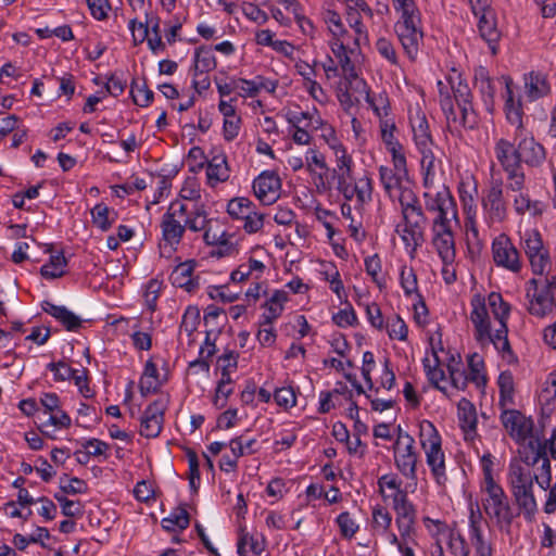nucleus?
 Returning a JSON list of instances; mask_svg holds the SVG:
<instances>
[{"instance_id": "obj_63", "label": "nucleus", "mask_w": 556, "mask_h": 556, "mask_svg": "<svg viewBox=\"0 0 556 556\" xmlns=\"http://www.w3.org/2000/svg\"><path fill=\"white\" fill-rule=\"evenodd\" d=\"M199 323V311L195 307H188L182 316L180 324V336L186 333L188 338H191L193 332L197 330Z\"/></svg>"}, {"instance_id": "obj_13", "label": "nucleus", "mask_w": 556, "mask_h": 556, "mask_svg": "<svg viewBox=\"0 0 556 556\" xmlns=\"http://www.w3.org/2000/svg\"><path fill=\"white\" fill-rule=\"evenodd\" d=\"M470 321L475 328V338L482 344L492 343L495 346V324L492 325L485 301L479 294L472 296Z\"/></svg>"}, {"instance_id": "obj_18", "label": "nucleus", "mask_w": 556, "mask_h": 556, "mask_svg": "<svg viewBox=\"0 0 556 556\" xmlns=\"http://www.w3.org/2000/svg\"><path fill=\"white\" fill-rule=\"evenodd\" d=\"M482 207L491 223L504 220L507 213L506 201L503 194V180L494 179L482 198Z\"/></svg>"}, {"instance_id": "obj_15", "label": "nucleus", "mask_w": 556, "mask_h": 556, "mask_svg": "<svg viewBox=\"0 0 556 556\" xmlns=\"http://www.w3.org/2000/svg\"><path fill=\"white\" fill-rule=\"evenodd\" d=\"M323 21L333 37L331 51L333 55L342 58L352 51L351 34L344 28L341 16L333 10L323 12Z\"/></svg>"}, {"instance_id": "obj_8", "label": "nucleus", "mask_w": 556, "mask_h": 556, "mask_svg": "<svg viewBox=\"0 0 556 556\" xmlns=\"http://www.w3.org/2000/svg\"><path fill=\"white\" fill-rule=\"evenodd\" d=\"M392 496V508L395 513V526L400 543L417 544V510L412 502L408 501L405 492H397Z\"/></svg>"}, {"instance_id": "obj_7", "label": "nucleus", "mask_w": 556, "mask_h": 556, "mask_svg": "<svg viewBox=\"0 0 556 556\" xmlns=\"http://www.w3.org/2000/svg\"><path fill=\"white\" fill-rule=\"evenodd\" d=\"M419 442L425 452L427 465L439 485L447 482L445 455L442 450V439L431 421L422 420L419 424Z\"/></svg>"}, {"instance_id": "obj_38", "label": "nucleus", "mask_w": 556, "mask_h": 556, "mask_svg": "<svg viewBox=\"0 0 556 556\" xmlns=\"http://www.w3.org/2000/svg\"><path fill=\"white\" fill-rule=\"evenodd\" d=\"M437 250L440 258L442 260L443 267H442V277L446 283H453L456 280V270L453 266L456 251H455V239L452 237V245L444 251L439 245H433Z\"/></svg>"}, {"instance_id": "obj_30", "label": "nucleus", "mask_w": 556, "mask_h": 556, "mask_svg": "<svg viewBox=\"0 0 556 556\" xmlns=\"http://www.w3.org/2000/svg\"><path fill=\"white\" fill-rule=\"evenodd\" d=\"M39 429L46 437L54 439V429H65L71 426L70 416L62 409L42 412L38 417Z\"/></svg>"}, {"instance_id": "obj_19", "label": "nucleus", "mask_w": 556, "mask_h": 556, "mask_svg": "<svg viewBox=\"0 0 556 556\" xmlns=\"http://www.w3.org/2000/svg\"><path fill=\"white\" fill-rule=\"evenodd\" d=\"M514 139L517 141L520 164L525 163L531 167H539L545 162L546 150L531 134L523 130L522 135H518V131H515Z\"/></svg>"}, {"instance_id": "obj_24", "label": "nucleus", "mask_w": 556, "mask_h": 556, "mask_svg": "<svg viewBox=\"0 0 556 556\" xmlns=\"http://www.w3.org/2000/svg\"><path fill=\"white\" fill-rule=\"evenodd\" d=\"M203 239L208 245H216L218 248V255L226 256L230 255L235 248L231 243L232 236L229 235L226 230L214 227V220L208 218V214L206 215V223H204Z\"/></svg>"}, {"instance_id": "obj_35", "label": "nucleus", "mask_w": 556, "mask_h": 556, "mask_svg": "<svg viewBox=\"0 0 556 556\" xmlns=\"http://www.w3.org/2000/svg\"><path fill=\"white\" fill-rule=\"evenodd\" d=\"M265 549V539L260 534H253L241 528L238 540V554L247 556L249 553L261 555Z\"/></svg>"}, {"instance_id": "obj_53", "label": "nucleus", "mask_w": 556, "mask_h": 556, "mask_svg": "<svg viewBox=\"0 0 556 556\" xmlns=\"http://www.w3.org/2000/svg\"><path fill=\"white\" fill-rule=\"evenodd\" d=\"M476 81L483 96V100L488 109L491 110L493 104V98L495 94L493 80L489 77L488 73L483 68H481L476 76Z\"/></svg>"}, {"instance_id": "obj_26", "label": "nucleus", "mask_w": 556, "mask_h": 556, "mask_svg": "<svg viewBox=\"0 0 556 556\" xmlns=\"http://www.w3.org/2000/svg\"><path fill=\"white\" fill-rule=\"evenodd\" d=\"M392 516L387 508L376 505L371 511V525L374 532L380 535L387 543L392 546L400 544L396 533L390 530Z\"/></svg>"}, {"instance_id": "obj_62", "label": "nucleus", "mask_w": 556, "mask_h": 556, "mask_svg": "<svg viewBox=\"0 0 556 556\" xmlns=\"http://www.w3.org/2000/svg\"><path fill=\"white\" fill-rule=\"evenodd\" d=\"M506 173L507 189L513 192H522L526 189V176L520 167L504 170Z\"/></svg>"}, {"instance_id": "obj_16", "label": "nucleus", "mask_w": 556, "mask_h": 556, "mask_svg": "<svg viewBox=\"0 0 556 556\" xmlns=\"http://www.w3.org/2000/svg\"><path fill=\"white\" fill-rule=\"evenodd\" d=\"M166 409L167 400L164 397H160L149 404L140 417V435L147 439L159 437L163 429Z\"/></svg>"}, {"instance_id": "obj_39", "label": "nucleus", "mask_w": 556, "mask_h": 556, "mask_svg": "<svg viewBox=\"0 0 556 556\" xmlns=\"http://www.w3.org/2000/svg\"><path fill=\"white\" fill-rule=\"evenodd\" d=\"M526 448H532L533 452L540 453L543 457H546L549 462L556 459V427L552 430L551 435L544 441L539 439H530L527 443H521Z\"/></svg>"}, {"instance_id": "obj_46", "label": "nucleus", "mask_w": 556, "mask_h": 556, "mask_svg": "<svg viewBox=\"0 0 556 556\" xmlns=\"http://www.w3.org/2000/svg\"><path fill=\"white\" fill-rule=\"evenodd\" d=\"M448 85L453 91L456 103L466 104L471 101V91L466 81L463 80L462 75L456 71L448 77Z\"/></svg>"}, {"instance_id": "obj_56", "label": "nucleus", "mask_w": 556, "mask_h": 556, "mask_svg": "<svg viewBox=\"0 0 556 556\" xmlns=\"http://www.w3.org/2000/svg\"><path fill=\"white\" fill-rule=\"evenodd\" d=\"M369 104L374 113L379 117L380 122L382 119L389 118V109L390 103L387 94L384 92L374 93L369 96V99L366 100Z\"/></svg>"}, {"instance_id": "obj_5", "label": "nucleus", "mask_w": 556, "mask_h": 556, "mask_svg": "<svg viewBox=\"0 0 556 556\" xmlns=\"http://www.w3.org/2000/svg\"><path fill=\"white\" fill-rule=\"evenodd\" d=\"M482 493V507L485 515L501 532L509 533L516 514L504 489L493 479L490 470L484 473Z\"/></svg>"}, {"instance_id": "obj_40", "label": "nucleus", "mask_w": 556, "mask_h": 556, "mask_svg": "<svg viewBox=\"0 0 556 556\" xmlns=\"http://www.w3.org/2000/svg\"><path fill=\"white\" fill-rule=\"evenodd\" d=\"M216 67V59L212 50L206 47H200L194 52V76L206 74Z\"/></svg>"}, {"instance_id": "obj_28", "label": "nucleus", "mask_w": 556, "mask_h": 556, "mask_svg": "<svg viewBox=\"0 0 556 556\" xmlns=\"http://www.w3.org/2000/svg\"><path fill=\"white\" fill-rule=\"evenodd\" d=\"M409 124L417 149L434 146L425 113L419 109L409 110Z\"/></svg>"}, {"instance_id": "obj_4", "label": "nucleus", "mask_w": 556, "mask_h": 556, "mask_svg": "<svg viewBox=\"0 0 556 556\" xmlns=\"http://www.w3.org/2000/svg\"><path fill=\"white\" fill-rule=\"evenodd\" d=\"M207 210L204 204H194L189 207L187 203L174 201L162 216L160 227L164 248L176 250L187 229L199 232L206 223Z\"/></svg>"}, {"instance_id": "obj_43", "label": "nucleus", "mask_w": 556, "mask_h": 556, "mask_svg": "<svg viewBox=\"0 0 556 556\" xmlns=\"http://www.w3.org/2000/svg\"><path fill=\"white\" fill-rule=\"evenodd\" d=\"M497 384L500 388V406L502 408L513 407L514 405V378L509 371H503L498 376Z\"/></svg>"}, {"instance_id": "obj_44", "label": "nucleus", "mask_w": 556, "mask_h": 556, "mask_svg": "<svg viewBox=\"0 0 556 556\" xmlns=\"http://www.w3.org/2000/svg\"><path fill=\"white\" fill-rule=\"evenodd\" d=\"M287 301V295L283 291H276L270 299L266 302V312L263 315L264 325H270L277 319L283 309V303Z\"/></svg>"}, {"instance_id": "obj_41", "label": "nucleus", "mask_w": 556, "mask_h": 556, "mask_svg": "<svg viewBox=\"0 0 556 556\" xmlns=\"http://www.w3.org/2000/svg\"><path fill=\"white\" fill-rule=\"evenodd\" d=\"M424 367L426 375L438 390L445 392V387L441 384L445 380V374L443 369L439 366V358L435 352H432V358L425 357Z\"/></svg>"}, {"instance_id": "obj_1", "label": "nucleus", "mask_w": 556, "mask_h": 556, "mask_svg": "<svg viewBox=\"0 0 556 556\" xmlns=\"http://www.w3.org/2000/svg\"><path fill=\"white\" fill-rule=\"evenodd\" d=\"M389 152L392 155L393 168L381 165L379 178L388 197L393 202L397 201L401 206L402 223L396 226V232L405 247L414 252L424 241L428 218L408 179L403 146Z\"/></svg>"}, {"instance_id": "obj_14", "label": "nucleus", "mask_w": 556, "mask_h": 556, "mask_svg": "<svg viewBox=\"0 0 556 556\" xmlns=\"http://www.w3.org/2000/svg\"><path fill=\"white\" fill-rule=\"evenodd\" d=\"M394 462L397 469L409 479L416 478V466L418 453L415 447V440L408 433H403L399 428V435L393 446Z\"/></svg>"}, {"instance_id": "obj_33", "label": "nucleus", "mask_w": 556, "mask_h": 556, "mask_svg": "<svg viewBox=\"0 0 556 556\" xmlns=\"http://www.w3.org/2000/svg\"><path fill=\"white\" fill-rule=\"evenodd\" d=\"M42 309L62 324L66 330L75 331L81 326V319L65 306L43 302Z\"/></svg>"}, {"instance_id": "obj_37", "label": "nucleus", "mask_w": 556, "mask_h": 556, "mask_svg": "<svg viewBox=\"0 0 556 556\" xmlns=\"http://www.w3.org/2000/svg\"><path fill=\"white\" fill-rule=\"evenodd\" d=\"M549 87L545 77L539 73H529L525 75V94L529 101H534L546 96Z\"/></svg>"}, {"instance_id": "obj_57", "label": "nucleus", "mask_w": 556, "mask_h": 556, "mask_svg": "<svg viewBox=\"0 0 556 556\" xmlns=\"http://www.w3.org/2000/svg\"><path fill=\"white\" fill-rule=\"evenodd\" d=\"M444 541L454 556H469V546L458 531L452 530Z\"/></svg>"}, {"instance_id": "obj_9", "label": "nucleus", "mask_w": 556, "mask_h": 556, "mask_svg": "<svg viewBox=\"0 0 556 556\" xmlns=\"http://www.w3.org/2000/svg\"><path fill=\"white\" fill-rule=\"evenodd\" d=\"M520 244L529 258L532 270L535 275L547 274L551 268L548 249L545 247L542 236L536 228H526L518 231Z\"/></svg>"}, {"instance_id": "obj_25", "label": "nucleus", "mask_w": 556, "mask_h": 556, "mask_svg": "<svg viewBox=\"0 0 556 556\" xmlns=\"http://www.w3.org/2000/svg\"><path fill=\"white\" fill-rule=\"evenodd\" d=\"M503 79L505 81V87H506V91H505L506 118L511 125L516 126L515 131H518V135H522L525 128H523V123H522L523 110H522L520 97L515 94V91L513 88L514 85H513L511 79L508 77H504Z\"/></svg>"}, {"instance_id": "obj_17", "label": "nucleus", "mask_w": 556, "mask_h": 556, "mask_svg": "<svg viewBox=\"0 0 556 556\" xmlns=\"http://www.w3.org/2000/svg\"><path fill=\"white\" fill-rule=\"evenodd\" d=\"M494 263L513 273H518L521 267L520 253L506 235H501L492 243Z\"/></svg>"}, {"instance_id": "obj_29", "label": "nucleus", "mask_w": 556, "mask_h": 556, "mask_svg": "<svg viewBox=\"0 0 556 556\" xmlns=\"http://www.w3.org/2000/svg\"><path fill=\"white\" fill-rule=\"evenodd\" d=\"M433 147L434 146H427L418 149L421 154L420 165L422 173V186H431L432 184L440 182L438 174L441 170L442 162L434 155Z\"/></svg>"}, {"instance_id": "obj_20", "label": "nucleus", "mask_w": 556, "mask_h": 556, "mask_svg": "<svg viewBox=\"0 0 556 556\" xmlns=\"http://www.w3.org/2000/svg\"><path fill=\"white\" fill-rule=\"evenodd\" d=\"M501 420L509 433L517 442H523L529 438L533 429V422L519 410L513 407L502 408Z\"/></svg>"}, {"instance_id": "obj_50", "label": "nucleus", "mask_w": 556, "mask_h": 556, "mask_svg": "<svg viewBox=\"0 0 556 556\" xmlns=\"http://www.w3.org/2000/svg\"><path fill=\"white\" fill-rule=\"evenodd\" d=\"M469 372L468 377L470 382L475 383L477 388L485 384L486 378L484 375V363L478 354H472L468 358Z\"/></svg>"}, {"instance_id": "obj_60", "label": "nucleus", "mask_w": 556, "mask_h": 556, "mask_svg": "<svg viewBox=\"0 0 556 556\" xmlns=\"http://www.w3.org/2000/svg\"><path fill=\"white\" fill-rule=\"evenodd\" d=\"M181 202L187 203L189 207L194 204H201V189L194 179H189L182 186L180 193Z\"/></svg>"}, {"instance_id": "obj_51", "label": "nucleus", "mask_w": 556, "mask_h": 556, "mask_svg": "<svg viewBox=\"0 0 556 556\" xmlns=\"http://www.w3.org/2000/svg\"><path fill=\"white\" fill-rule=\"evenodd\" d=\"M190 522L189 514L185 508H177L168 517L163 518L162 527L166 531H176V529L185 530Z\"/></svg>"}, {"instance_id": "obj_48", "label": "nucleus", "mask_w": 556, "mask_h": 556, "mask_svg": "<svg viewBox=\"0 0 556 556\" xmlns=\"http://www.w3.org/2000/svg\"><path fill=\"white\" fill-rule=\"evenodd\" d=\"M255 204L248 198L238 197L231 199L227 204V213L237 220H241V218H245L247 214H249L252 210H254Z\"/></svg>"}, {"instance_id": "obj_6", "label": "nucleus", "mask_w": 556, "mask_h": 556, "mask_svg": "<svg viewBox=\"0 0 556 556\" xmlns=\"http://www.w3.org/2000/svg\"><path fill=\"white\" fill-rule=\"evenodd\" d=\"M392 1L394 9L401 12V17L394 26L395 33L404 52L409 59L415 60L424 38L419 11L415 4V0Z\"/></svg>"}, {"instance_id": "obj_11", "label": "nucleus", "mask_w": 556, "mask_h": 556, "mask_svg": "<svg viewBox=\"0 0 556 556\" xmlns=\"http://www.w3.org/2000/svg\"><path fill=\"white\" fill-rule=\"evenodd\" d=\"M337 190L345 202L354 203V210L362 213L364 206L372 200V180L368 176L341 179L337 181Z\"/></svg>"}, {"instance_id": "obj_64", "label": "nucleus", "mask_w": 556, "mask_h": 556, "mask_svg": "<svg viewBox=\"0 0 556 556\" xmlns=\"http://www.w3.org/2000/svg\"><path fill=\"white\" fill-rule=\"evenodd\" d=\"M422 522L426 529L429 531V533L435 539V541H444V539L453 530L445 522L439 519H431L429 517H425L422 519Z\"/></svg>"}, {"instance_id": "obj_21", "label": "nucleus", "mask_w": 556, "mask_h": 556, "mask_svg": "<svg viewBox=\"0 0 556 556\" xmlns=\"http://www.w3.org/2000/svg\"><path fill=\"white\" fill-rule=\"evenodd\" d=\"M529 283L534 288L527 290L528 312L540 318L546 317L555 307L554 293L548 291V287H539L536 279H531Z\"/></svg>"}, {"instance_id": "obj_36", "label": "nucleus", "mask_w": 556, "mask_h": 556, "mask_svg": "<svg viewBox=\"0 0 556 556\" xmlns=\"http://www.w3.org/2000/svg\"><path fill=\"white\" fill-rule=\"evenodd\" d=\"M206 176L210 186L215 187L229 178V167L224 154L214 155L207 164Z\"/></svg>"}, {"instance_id": "obj_23", "label": "nucleus", "mask_w": 556, "mask_h": 556, "mask_svg": "<svg viewBox=\"0 0 556 556\" xmlns=\"http://www.w3.org/2000/svg\"><path fill=\"white\" fill-rule=\"evenodd\" d=\"M478 30L480 37L488 43V47L493 55L497 53V45L501 39V31L497 28L496 17L494 11L490 5L481 9L478 15Z\"/></svg>"}, {"instance_id": "obj_27", "label": "nucleus", "mask_w": 556, "mask_h": 556, "mask_svg": "<svg viewBox=\"0 0 556 556\" xmlns=\"http://www.w3.org/2000/svg\"><path fill=\"white\" fill-rule=\"evenodd\" d=\"M346 21L350 28L353 30L351 35L352 51L351 54L359 52L362 45L368 43V30L365 26V21H369L372 16L362 14L361 11L346 12Z\"/></svg>"}, {"instance_id": "obj_34", "label": "nucleus", "mask_w": 556, "mask_h": 556, "mask_svg": "<svg viewBox=\"0 0 556 556\" xmlns=\"http://www.w3.org/2000/svg\"><path fill=\"white\" fill-rule=\"evenodd\" d=\"M336 156V166L333 168V178L336 181L353 177V159L342 144L332 147Z\"/></svg>"}, {"instance_id": "obj_3", "label": "nucleus", "mask_w": 556, "mask_h": 556, "mask_svg": "<svg viewBox=\"0 0 556 556\" xmlns=\"http://www.w3.org/2000/svg\"><path fill=\"white\" fill-rule=\"evenodd\" d=\"M425 210L433 215L431 222L432 244L444 251L452 245L453 222L457 218V207L450 188L444 182L424 185Z\"/></svg>"}, {"instance_id": "obj_42", "label": "nucleus", "mask_w": 556, "mask_h": 556, "mask_svg": "<svg viewBox=\"0 0 556 556\" xmlns=\"http://www.w3.org/2000/svg\"><path fill=\"white\" fill-rule=\"evenodd\" d=\"M67 261L62 252L52 254L49 263L40 268V274L43 278L52 280L62 277L65 274Z\"/></svg>"}, {"instance_id": "obj_59", "label": "nucleus", "mask_w": 556, "mask_h": 556, "mask_svg": "<svg viewBox=\"0 0 556 556\" xmlns=\"http://www.w3.org/2000/svg\"><path fill=\"white\" fill-rule=\"evenodd\" d=\"M264 220L265 214L254 207L245 218H241L242 229L249 235L256 233L263 229Z\"/></svg>"}, {"instance_id": "obj_47", "label": "nucleus", "mask_w": 556, "mask_h": 556, "mask_svg": "<svg viewBox=\"0 0 556 556\" xmlns=\"http://www.w3.org/2000/svg\"><path fill=\"white\" fill-rule=\"evenodd\" d=\"M518 194L514 199V207L518 214H525L529 212L533 216L541 215L543 212L542 203L539 201H531L528 193L517 192Z\"/></svg>"}, {"instance_id": "obj_52", "label": "nucleus", "mask_w": 556, "mask_h": 556, "mask_svg": "<svg viewBox=\"0 0 556 556\" xmlns=\"http://www.w3.org/2000/svg\"><path fill=\"white\" fill-rule=\"evenodd\" d=\"M192 267L187 264L178 265L172 274L173 283L179 288H185L188 291H191L195 283L191 278Z\"/></svg>"}, {"instance_id": "obj_45", "label": "nucleus", "mask_w": 556, "mask_h": 556, "mask_svg": "<svg viewBox=\"0 0 556 556\" xmlns=\"http://www.w3.org/2000/svg\"><path fill=\"white\" fill-rule=\"evenodd\" d=\"M91 215L93 224L103 231L111 228L116 217V213L103 203L97 204L91 210Z\"/></svg>"}, {"instance_id": "obj_2", "label": "nucleus", "mask_w": 556, "mask_h": 556, "mask_svg": "<svg viewBox=\"0 0 556 556\" xmlns=\"http://www.w3.org/2000/svg\"><path fill=\"white\" fill-rule=\"evenodd\" d=\"M507 485L519 514L532 522L538 513L534 481L546 491L552 482L551 462L533 450L520 444L518 455L510 459L507 468Z\"/></svg>"}, {"instance_id": "obj_32", "label": "nucleus", "mask_w": 556, "mask_h": 556, "mask_svg": "<svg viewBox=\"0 0 556 556\" xmlns=\"http://www.w3.org/2000/svg\"><path fill=\"white\" fill-rule=\"evenodd\" d=\"M458 420L466 440H472L477 434V413L473 404L462 399L457 405Z\"/></svg>"}, {"instance_id": "obj_54", "label": "nucleus", "mask_w": 556, "mask_h": 556, "mask_svg": "<svg viewBox=\"0 0 556 556\" xmlns=\"http://www.w3.org/2000/svg\"><path fill=\"white\" fill-rule=\"evenodd\" d=\"M287 122L291 125L292 128L298 127H313L317 128V125L319 124L318 119L314 121L313 114L309 112H303V111H288L286 113Z\"/></svg>"}, {"instance_id": "obj_31", "label": "nucleus", "mask_w": 556, "mask_h": 556, "mask_svg": "<svg viewBox=\"0 0 556 556\" xmlns=\"http://www.w3.org/2000/svg\"><path fill=\"white\" fill-rule=\"evenodd\" d=\"M494 154L503 170L521 166L517 147L505 138L495 142Z\"/></svg>"}, {"instance_id": "obj_55", "label": "nucleus", "mask_w": 556, "mask_h": 556, "mask_svg": "<svg viewBox=\"0 0 556 556\" xmlns=\"http://www.w3.org/2000/svg\"><path fill=\"white\" fill-rule=\"evenodd\" d=\"M440 104L448 123H456V111L450 94V85H445L441 80L438 81Z\"/></svg>"}, {"instance_id": "obj_10", "label": "nucleus", "mask_w": 556, "mask_h": 556, "mask_svg": "<svg viewBox=\"0 0 556 556\" xmlns=\"http://www.w3.org/2000/svg\"><path fill=\"white\" fill-rule=\"evenodd\" d=\"M488 305L491 308L495 321V349L505 356L511 355V349L508 341L507 319L509 316V305L504 302L502 295L491 292L488 296Z\"/></svg>"}, {"instance_id": "obj_22", "label": "nucleus", "mask_w": 556, "mask_h": 556, "mask_svg": "<svg viewBox=\"0 0 556 556\" xmlns=\"http://www.w3.org/2000/svg\"><path fill=\"white\" fill-rule=\"evenodd\" d=\"M281 181L274 172H263L253 181L255 197L265 205L275 203L280 197Z\"/></svg>"}, {"instance_id": "obj_58", "label": "nucleus", "mask_w": 556, "mask_h": 556, "mask_svg": "<svg viewBox=\"0 0 556 556\" xmlns=\"http://www.w3.org/2000/svg\"><path fill=\"white\" fill-rule=\"evenodd\" d=\"M400 281L407 296L416 294L419 299L421 298L418 293L417 276L413 268L403 266L400 274Z\"/></svg>"}, {"instance_id": "obj_49", "label": "nucleus", "mask_w": 556, "mask_h": 556, "mask_svg": "<svg viewBox=\"0 0 556 556\" xmlns=\"http://www.w3.org/2000/svg\"><path fill=\"white\" fill-rule=\"evenodd\" d=\"M365 270L379 289H383L386 287L387 280L382 275V264L378 254H374L365 258Z\"/></svg>"}, {"instance_id": "obj_12", "label": "nucleus", "mask_w": 556, "mask_h": 556, "mask_svg": "<svg viewBox=\"0 0 556 556\" xmlns=\"http://www.w3.org/2000/svg\"><path fill=\"white\" fill-rule=\"evenodd\" d=\"M358 56L359 52H356L354 54L350 53L337 59L346 80V91L343 93V97H346L350 101L351 98H354L355 102H361V100L366 101L370 96L367 83L363 78L358 77L356 72Z\"/></svg>"}, {"instance_id": "obj_61", "label": "nucleus", "mask_w": 556, "mask_h": 556, "mask_svg": "<svg viewBox=\"0 0 556 556\" xmlns=\"http://www.w3.org/2000/svg\"><path fill=\"white\" fill-rule=\"evenodd\" d=\"M387 331L391 339L405 341L407 338L408 329L404 320L399 316L394 315L387 320Z\"/></svg>"}]
</instances>
